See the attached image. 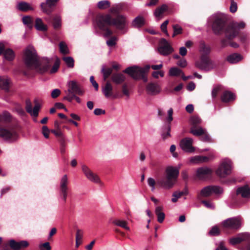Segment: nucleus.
<instances>
[{"mask_svg":"<svg viewBox=\"0 0 250 250\" xmlns=\"http://www.w3.org/2000/svg\"><path fill=\"white\" fill-rule=\"evenodd\" d=\"M212 29L216 35L225 34V38L222 39V46H227V40H231L234 39L239 34V29H243L246 26L244 22H237L232 21L227 23V18L223 15L215 16L212 21Z\"/></svg>","mask_w":250,"mask_h":250,"instance_id":"nucleus-1","label":"nucleus"},{"mask_svg":"<svg viewBox=\"0 0 250 250\" xmlns=\"http://www.w3.org/2000/svg\"><path fill=\"white\" fill-rule=\"evenodd\" d=\"M22 61L23 67L21 72L25 76H28L30 70L43 73L46 72L51 66L50 60L47 58L39 59L36 50L31 46H28L24 51Z\"/></svg>","mask_w":250,"mask_h":250,"instance_id":"nucleus-2","label":"nucleus"},{"mask_svg":"<svg viewBox=\"0 0 250 250\" xmlns=\"http://www.w3.org/2000/svg\"><path fill=\"white\" fill-rule=\"evenodd\" d=\"M96 23L99 28L104 32V36L105 38L110 37L113 32L109 28L113 26L118 30H124L127 25V21L125 16L117 14L114 18L111 15L107 14H98L95 19Z\"/></svg>","mask_w":250,"mask_h":250,"instance_id":"nucleus-3","label":"nucleus"},{"mask_svg":"<svg viewBox=\"0 0 250 250\" xmlns=\"http://www.w3.org/2000/svg\"><path fill=\"white\" fill-rule=\"evenodd\" d=\"M179 170L173 167H168L166 170V176L159 179L157 182L152 178H148L147 183L151 188V190L153 191L155 189V186L157 185L166 189L172 188L176 183L179 175Z\"/></svg>","mask_w":250,"mask_h":250,"instance_id":"nucleus-4","label":"nucleus"},{"mask_svg":"<svg viewBox=\"0 0 250 250\" xmlns=\"http://www.w3.org/2000/svg\"><path fill=\"white\" fill-rule=\"evenodd\" d=\"M150 68L149 65L144 67L133 66L126 68L123 72L129 75L134 80H142L144 83H146L148 81L147 74Z\"/></svg>","mask_w":250,"mask_h":250,"instance_id":"nucleus-5","label":"nucleus"},{"mask_svg":"<svg viewBox=\"0 0 250 250\" xmlns=\"http://www.w3.org/2000/svg\"><path fill=\"white\" fill-rule=\"evenodd\" d=\"M18 125L11 124L6 128H0V137L6 139H15L17 137Z\"/></svg>","mask_w":250,"mask_h":250,"instance_id":"nucleus-6","label":"nucleus"},{"mask_svg":"<svg viewBox=\"0 0 250 250\" xmlns=\"http://www.w3.org/2000/svg\"><path fill=\"white\" fill-rule=\"evenodd\" d=\"M195 66L200 70L208 71L215 67L214 62L208 56H201L200 60L195 62Z\"/></svg>","mask_w":250,"mask_h":250,"instance_id":"nucleus-7","label":"nucleus"},{"mask_svg":"<svg viewBox=\"0 0 250 250\" xmlns=\"http://www.w3.org/2000/svg\"><path fill=\"white\" fill-rule=\"evenodd\" d=\"M173 109L170 108L168 110V117L167 118V123L165 124L162 128L161 136L163 140H165L171 136V122L173 120Z\"/></svg>","mask_w":250,"mask_h":250,"instance_id":"nucleus-8","label":"nucleus"},{"mask_svg":"<svg viewBox=\"0 0 250 250\" xmlns=\"http://www.w3.org/2000/svg\"><path fill=\"white\" fill-rule=\"evenodd\" d=\"M222 225L224 229L236 230L241 227V221L237 218H230L222 222Z\"/></svg>","mask_w":250,"mask_h":250,"instance_id":"nucleus-9","label":"nucleus"},{"mask_svg":"<svg viewBox=\"0 0 250 250\" xmlns=\"http://www.w3.org/2000/svg\"><path fill=\"white\" fill-rule=\"evenodd\" d=\"M222 189L218 186H207L201 190L200 193L198 196V198L199 199H200L201 196L205 197H208L210 196L212 193L220 194L222 193Z\"/></svg>","mask_w":250,"mask_h":250,"instance_id":"nucleus-10","label":"nucleus"},{"mask_svg":"<svg viewBox=\"0 0 250 250\" xmlns=\"http://www.w3.org/2000/svg\"><path fill=\"white\" fill-rule=\"evenodd\" d=\"M82 169L84 174L89 180L95 183L103 184L99 176L93 173L87 166L83 165L82 167Z\"/></svg>","mask_w":250,"mask_h":250,"instance_id":"nucleus-11","label":"nucleus"},{"mask_svg":"<svg viewBox=\"0 0 250 250\" xmlns=\"http://www.w3.org/2000/svg\"><path fill=\"white\" fill-rule=\"evenodd\" d=\"M35 105L32 109V104L31 102L27 100L25 102V109L27 113L30 114L31 116L35 117H37L39 115V112L41 108V105L38 103L37 100L34 101Z\"/></svg>","mask_w":250,"mask_h":250,"instance_id":"nucleus-12","label":"nucleus"},{"mask_svg":"<svg viewBox=\"0 0 250 250\" xmlns=\"http://www.w3.org/2000/svg\"><path fill=\"white\" fill-rule=\"evenodd\" d=\"M231 173V167L229 163L223 162L216 171V174L220 177H225Z\"/></svg>","mask_w":250,"mask_h":250,"instance_id":"nucleus-13","label":"nucleus"},{"mask_svg":"<svg viewBox=\"0 0 250 250\" xmlns=\"http://www.w3.org/2000/svg\"><path fill=\"white\" fill-rule=\"evenodd\" d=\"M158 51L161 54L167 56L173 51V49L165 39L162 38L160 41Z\"/></svg>","mask_w":250,"mask_h":250,"instance_id":"nucleus-14","label":"nucleus"},{"mask_svg":"<svg viewBox=\"0 0 250 250\" xmlns=\"http://www.w3.org/2000/svg\"><path fill=\"white\" fill-rule=\"evenodd\" d=\"M68 180L66 175H64L61 178L60 186V194L64 202H66L68 190Z\"/></svg>","mask_w":250,"mask_h":250,"instance_id":"nucleus-15","label":"nucleus"},{"mask_svg":"<svg viewBox=\"0 0 250 250\" xmlns=\"http://www.w3.org/2000/svg\"><path fill=\"white\" fill-rule=\"evenodd\" d=\"M68 93L82 96L84 93V91L81 86L75 81H70L68 83Z\"/></svg>","mask_w":250,"mask_h":250,"instance_id":"nucleus-16","label":"nucleus"},{"mask_svg":"<svg viewBox=\"0 0 250 250\" xmlns=\"http://www.w3.org/2000/svg\"><path fill=\"white\" fill-rule=\"evenodd\" d=\"M193 140L190 138H185L182 139L180 142L181 148L186 152H193L195 151L194 147L192 146Z\"/></svg>","mask_w":250,"mask_h":250,"instance_id":"nucleus-17","label":"nucleus"},{"mask_svg":"<svg viewBox=\"0 0 250 250\" xmlns=\"http://www.w3.org/2000/svg\"><path fill=\"white\" fill-rule=\"evenodd\" d=\"M213 170L208 167H201L196 170V176L200 179H206L211 177Z\"/></svg>","mask_w":250,"mask_h":250,"instance_id":"nucleus-18","label":"nucleus"},{"mask_svg":"<svg viewBox=\"0 0 250 250\" xmlns=\"http://www.w3.org/2000/svg\"><path fill=\"white\" fill-rule=\"evenodd\" d=\"M146 93L150 95H156L160 93L161 88L157 83L150 82L146 85Z\"/></svg>","mask_w":250,"mask_h":250,"instance_id":"nucleus-19","label":"nucleus"},{"mask_svg":"<svg viewBox=\"0 0 250 250\" xmlns=\"http://www.w3.org/2000/svg\"><path fill=\"white\" fill-rule=\"evenodd\" d=\"M59 0H46L45 2L41 4V7L42 11L48 14H50L53 7L56 6Z\"/></svg>","mask_w":250,"mask_h":250,"instance_id":"nucleus-20","label":"nucleus"},{"mask_svg":"<svg viewBox=\"0 0 250 250\" xmlns=\"http://www.w3.org/2000/svg\"><path fill=\"white\" fill-rule=\"evenodd\" d=\"M243 241L248 243L250 242V233H244L239 234L237 237L231 238L229 240L230 243L232 245L239 244Z\"/></svg>","mask_w":250,"mask_h":250,"instance_id":"nucleus-21","label":"nucleus"},{"mask_svg":"<svg viewBox=\"0 0 250 250\" xmlns=\"http://www.w3.org/2000/svg\"><path fill=\"white\" fill-rule=\"evenodd\" d=\"M103 92L105 97L108 98L112 96L114 98L119 97V93L117 92L113 94V87L109 82H107L104 87H103Z\"/></svg>","mask_w":250,"mask_h":250,"instance_id":"nucleus-22","label":"nucleus"},{"mask_svg":"<svg viewBox=\"0 0 250 250\" xmlns=\"http://www.w3.org/2000/svg\"><path fill=\"white\" fill-rule=\"evenodd\" d=\"M239 195H241L243 198L250 197V188L248 185L238 188L236 190V195L233 197L234 200H235V198H236V197Z\"/></svg>","mask_w":250,"mask_h":250,"instance_id":"nucleus-23","label":"nucleus"},{"mask_svg":"<svg viewBox=\"0 0 250 250\" xmlns=\"http://www.w3.org/2000/svg\"><path fill=\"white\" fill-rule=\"evenodd\" d=\"M235 99V95L228 90H224L221 95V100L223 103H229Z\"/></svg>","mask_w":250,"mask_h":250,"instance_id":"nucleus-24","label":"nucleus"},{"mask_svg":"<svg viewBox=\"0 0 250 250\" xmlns=\"http://www.w3.org/2000/svg\"><path fill=\"white\" fill-rule=\"evenodd\" d=\"M111 79L115 84H120L124 83L126 77L122 73H116L112 75Z\"/></svg>","mask_w":250,"mask_h":250,"instance_id":"nucleus-25","label":"nucleus"},{"mask_svg":"<svg viewBox=\"0 0 250 250\" xmlns=\"http://www.w3.org/2000/svg\"><path fill=\"white\" fill-rule=\"evenodd\" d=\"M243 59L241 55L234 53L229 55L226 58V60L230 63H236Z\"/></svg>","mask_w":250,"mask_h":250,"instance_id":"nucleus-26","label":"nucleus"},{"mask_svg":"<svg viewBox=\"0 0 250 250\" xmlns=\"http://www.w3.org/2000/svg\"><path fill=\"white\" fill-rule=\"evenodd\" d=\"M10 82L9 80L4 76H0V88L6 92L9 90Z\"/></svg>","mask_w":250,"mask_h":250,"instance_id":"nucleus-27","label":"nucleus"},{"mask_svg":"<svg viewBox=\"0 0 250 250\" xmlns=\"http://www.w3.org/2000/svg\"><path fill=\"white\" fill-rule=\"evenodd\" d=\"M155 212L157 216V221L160 223H162L165 218V214L163 211V207L161 206L157 207Z\"/></svg>","mask_w":250,"mask_h":250,"instance_id":"nucleus-28","label":"nucleus"},{"mask_svg":"<svg viewBox=\"0 0 250 250\" xmlns=\"http://www.w3.org/2000/svg\"><path fill=\"white\" fill-rule=\"evenodd\" d=\"M145 20L142 16H137L132 21V26L135 28H140L145 24Z\"/></svg>","mask_w":250,"mask_h":250,"instance_id":"nucleus-29","label":"nucleus"},{"mask_svg":"<svg viewBox=\"0 0 250 250\" xmlns=\"http://www.w3.org/2000/svg\"><path fill=\"white\" fill-rule=\"evenodd\" d=\"M19 250V242H16L14 240L9 241V245H6L3 248V250Z\"/></svg>","mask_w":250,"mask_h":250,"instance_id":"nucleus-30","label":"nucleus"},{"mask_svg":"<svg viewBox=\"0 0 250 250\" xmlns=\"http://www.w3.org/2000/svg\"><path fill=\"white\" fill-rule=\"evenodd\" d=\"M35 27L37 30L41 31H46L47 27L40 18H37L35 21Z\"/></svg>","mask_w":250,"mask_h":250,"instance_id":"nucleus-31","label":"nucleus"},{"mask_svg":"<svg viewBox=\"0 0 250 250\" xmlns=\"http://www.w3.org/2000/svg\"><path fill=\"white\" fill-rule=\"evenodd\" d=\"M209 160V158L204 156H195L191 157L190 162L192 163H200L207 162Z\"/></svg>","mask_w":250,"mask_h":250,"instance_id":"nucleus-32","label":"nucleus"},{"mask_svg":"<svg viewBox=\"0 0 250 250\" xmlns=\"http://www.w3.org/2000/svg\"><path fill=\"white\" fill-rule=\"evenodd\" d=\"M190 124L191 125V128H195L200 126L202 122L200 118L198 116H193L190 119Z\"/></svg>","mask_w":250,"mask_h":250,"instance_id":"nucleus-33","label":"nucleus"},{"mask_svg":"<svg viewBox=\"0 0 250 250\" xmlns=\"http://www.w3.org/2000/svg\"><path fill=\"white\" fill-rule=\"evenodd\" d=\"M60 145V151L62 155H64L66 152L67 141L65 138H61L58 141Z\"/></svg>","mask_w":250,"mask_h":250,"instance_id":"nucleus-34","label":"nucleus"},{"mask_svg":"<svg viewBox=\"0 0 250 250\" xmlns=\"http://www.w3.org/2000/svg\"><path fill=\"white\" fill-rule=\"evenodd\" d=\"M3 54L5 59L9 61H12L15 58L14 51L10 48L5 49Z\"/></svg>","mask_w":250,"mask_h":250,"instance_id":"nucleus-35","label":"nucleus"},{"mask_svg":"<svg viewBox=\"0 0 250 250\" xmlns=\"http://www.w3.org/2000/svg\"><path fill=\"white\" fill-rule=\"evenodd\" d=\"M52 24L55 30L60 29L61 27V19L60 16L56 15L52 18Z\"/></svg>","mask_w":250,"mask_h":250,"instance_id":"nucleus-36","label":"nucleus"},{"mask_svg":"<svg viewBox=\"0 0 250 250\" xmlns=\"http://www.w3.org/2000/svg\"><path fill=\"white\" fill-rule=\"evenodd\" d=\"M18 8L20 10L24 12L33 10V8L26 2H20L18 4Z\"/></svg>","mask_w":250,"mask_h":250,"instance_id":"nucleus-37","label":"nucleus"},{"mask_svg":"<svg viewBox=\"0 0 250 250\" xmlns=\"http://www.w3.org/2000/svg\"><path fill=\"white\" fill-rule=\"evenodd\" d=\"M205 130L201 126L195 128H190V133L197 136H201L203 134Z\"/></svg>","mask_w":250,"mask_h":250,"instance_id":"nucleus-38","label":"nucleus"},{"mask_svg":"<svg viewBox=\"0 0 250 250\" xmlns=\"http://www.w3.org/2000/svg\"><path fill=\"white\" fill-rule=\"evenodd\" d=\"M167 6L166 4H163L160 7L157 8L155 11L154 15L156 17H160L162 14L167 11Z\"/></svg>","mask_w":250,"mask_h":250,"instance_id":"nucleus-39","label":"nucleus"},{"mask_svg":"<svg viewBox=\"0 0 250 250\" xmlns=\"http://www.w3.org/2000/svg\"><path fill=\"white\" fill-rule=\"evenodd\" d=\"M11 120V115L10 114L7 112L4 111L2 114H0V122H5L8 123L10 122Z\"/></svg>","mask_w":250,"mask_h":250,"instance_id":"nucleus-40","label":"nucleus"},{"mask_svg":"<svg viewBox=\"0 0 250 250\" xmlns=\"http://www.w3.org/2000/svg\"><path fill=\"white\" fill-rule=\"evenodd\" d=\"M102 73L103 75L104 80L106 81L112 73V68L103 67L102 69Z\"/></svg>","mask_w":250,"mask_h":250,"instance_id":"nucleus-41","label":"nucleus"},{"mask_svg":"<svg viewBox=\"0 0 250 250\" xmlns=\"http://www.w3.org/2000/svg\"><path fill=\"white\" fill-rule=\"evenodd\" d=\"M200 51L201 56H208V55L210 52V49L209 46H207L204 43H201L200 44Z\"/></svg>","mask_w":250,"mask_h":250,"instance_id":"nucleus-42","label":"nucleus"},{"mask_svg":"<svg viewBox=\"0 0 250 250\" xmlns=\"http://www.w3.org/2000/svg\"><path fill=\"white\" fill-rule=\"evenodd\" d=\"M224 91V87L221 85H218L215 86L211 92V95L213 98H215L217 97L218 94L221 92H223Z\"/></svg>","mask_w":250,"mask_h":250,"instance_id":"nucleus-43","label":"nucleus"},{"mask_svg":"<svg viewBox=\"0 0 250 250\" xmlns=\"http://www.w3.org/2000/svg\"><path fill=\"white\" fill-rule=\"evenodd\" d=\"M182 73V71L176 67H172L169 70V75L170 76H178Z\"/></svg>","mask_w":250,"mask_h":250,"instance_id":"nucleus-44","label":"nucleus"},{"mask_svg":"<svg viewBox=\"0 0 250 250\" xmlns=\"http://www.w3.org/2000/svg\"><path fill=\"white\" fill-rule=\"evenodd\" d=\"M113 223L118 226L120 227H122L124 229H125L126 230H129V228L127 226V222L124 220H115L113 221Z\"/></svg>","mask_w":250,"mask_h":250,"instance_id":"nucleus-45","label":"nucleus"},{"mask_svg":"<svg viewBox=\"0 0 250 250\" xmlns=\"http://www.w3.org/2000/svg\"><path fill=\"white\" fill-rule=\"evenodd\" d=\"M22 21L23 23L24 24L27 25L30 28L32 27L33 20L31 16H24L22 19Z\"/></svg>","mask_w":250,"mask_h":250,"instance_id":"nucleus-46","label":"nucleus"},{"mask_svg":"<svg viewBox=\"0 0 250 250\" xmlns=\"http://www.w3.org/2000/svg\"><path fill=\"white\" fill-rule=\"evenodd\" d=\"M60 52L63 54H67L69 53V50L67 45L63 42H61L59 43Z\"/></svg>","mask_w":250,"mask_h":250,"instance_id":"nucleus-47","label":"nucleus"},{"mask_svg":"<svg viewBox=\"0 0 250 250\" xmlns=\"http://www.w3.org/2000/svg\"><path fill=\"white\" fill-rule=\"evenodd\" d=\"M110 3L108 0H102L97 4L98 7L100 9H105L110 7Z\"/></svg>","mask_w":250,"mask_h":250,"instance_id":"nucleus-48","label":"nucleus"},{"mask_svg":"<svg viewBox=\"0 0 250 250\" xmlns=\"http://www.w3.org/2000/svg\"><path fill=\"white\" fill-rule=\"evenodd\" d=\"M63 61L66 63L67 66L72 68L74 65V59L71 57H64L62 58Z\"/></svg>","mask_w":250,"mask_h":250,"instance_id":"nucleus-49","label":"nucleus"},{"mask_svg":"<svg viewBox=\"0 0 250 250\" xmlns=\"http://www.w3.org/2000/svg\"><path fill=\"white\" fill-rule=\"evenodd\" d=\"M220 234V230L217 226L212 227L208 232L210 236H217Z\"/></svg>","mask_w":250,"mask_h":250,"instance_id":"nucleus-50","label":"nucleus"},{"mask_svg":"<svg viewBox=\"0 0 250 250\" xmlns=\"http://www.w3.org/2000/svg\"><path fill=\"white\" fill-rule=\"evenodd\" d=\"M173 34L172 35V37H174L176 35L178 34H180L182 33V27L178 24H175L173 25Z\"/></svg>","mask_w":250,"mask_h":250,"instance_id":"nucleus-51","label":"nucleus"},{"mask_svg":"<svg viewBox=\"0 0 250 250\" xmlns=\"http://www.w3.org/2000/svg\"><path fill=\"white\" fill-rule=\"evenodd\" d=\"M52 133H53L55 136L58 138V140L59 141L61 138H64L65 137L63 135L61 129H52L50 131Z\"/></svg>","mask_w":250,"mask_h":250,"instance_id":"nucleus-52","label":"nucleus"},{"mask_svg":"<svg viewBox=\"0 0 250 250\" xmlns=\"http://www.w3.org/2000/svg\"><path fill=\"white\" fill-rule=\"evenodd\" d=\"M60 66V60L59 59H57L56 61L55 62V63L52 67V68L51 69L50 73H56Z\"/></svg>","mask_w":250,"mask_h":250,"instance_id":"nucleus-53","label":"nucleus"},{"mask_svg":"<svg viewBox=\"0 0 250 250\" xmlns=\"http://www.w3.org/2000/svg\"><path fill=\"white\" fill-rule=\"evenodd\" d=\"M117 40V38L113 36L110 38V39L106 41V44L108 46L112 47L114 46L116 44V41Z\"/></svg>","mask_w":250,"mask_h":250,"instance_id":"nucleus-54","label":"nucleus"},{"mask_svg":"<svg viewBox=\"0 0 250 250\" xmlns=\"http://www.w3.org/2000/svg\"><path fill=\"white\" fill-rule=\"evenodd\" d=\"M230 12L234 13L237 10V4L234 0H230V6L229 7Z\"/></svg>","mask_w":250,"mask_h":250,"instance_id":"nucleus-55","label":"nucleus"},{"mask_svg":"<svg viewBox=\"0 0 250 250\" xmlns=\"http://www.w3.org/2000/svg\"><path fill=\"white\" fill-rule=\"evenodd\" d=\"M168 23V21H165L161 25V29L162 32L165 33L167 36H169V34L167 31V27Z\"/></svg>","mask_w":250,"mask_h":250,"instance_id":"nucleus-56","label":"nucleus"},{"mask_svg":"<svg viewBox=\"0 0 250 250\" xmlns=\"http://www.w3.org/2000/svg\"><path fill=\"white\" fill-rule=\"evenodd\" d=\"M61 90L59 89H54L52 90L51 93V97L53 99L57 98L61 94Z\"/></svg>","mask_w":250,"mask_h":250,"instance_id":"nucleus-57","label":"nucleus"},{"mask_svg":"<svg viewBox=\"0 0 250 250\" xmlns=\"http://www.w3.org/2000/svg\"><path fill=\"white\" fill-rule=\"evenodd\" d=\"M122 91L124 95L129 96V92L127 87V84L126 83H124L122 86Z\"/></svg>","mask_w":250,"mask_h":250,"instance_id":"nucleus-58","label":"nucleus"},{"mask_svg":"<svg viewBox=\"0 0 250 250\" xmlns=\"http://www.w3.org/2000/svg\"><path fill=\"white\" fill-rule=\"evenodd\" d=\"M41 250H51V247L49 242H45L40 245Z\"/></svg>","mask_w":250,"mask_h":250,"instance_id":"nucleus-59","label":"nucleus"},{"mask_svg":"<svg viewBox=\"0 0 250 250\" xmlns=\"http://www.w3.org/2000/svg\"><path fill=\"white\" fill-rule=\"evenodd\" d=\"M201 139L202 141L204 142H209L210 138L208 134L206 131H204V133L201 136Z\"/></svg>","mask_w":250,"mask_h":250,"instance_id":"nucleus-60","label":"nucleus"},{"mask_svg":"<svg viewBox=\"0 0 250 250\" xmlns=\"http://www.w3.org/2000/svg\"><path fill=\"white\" fill-rule=\"evenodd\" d=\"M49 130L47 126H43L42 127V133L45 138H49Z\"/></svg>","mask_w":250,"mask_h":250,"instance_id":"nucleus-61","label":"nucleus"},{"mask_svg":"<svg viewBox=\"0 0 250 250\" xmlns=\"http://www.w3.org/2000/svg\"><path fill=\"white\" fill-rule=\"evenodd\" d=\"M177 65L182 68L185 67L187 65V62L185 59H180L177 63Z\"/></svg>","mask_w":250,"mask_h":250,"instance_id":"nucleus-62","label":"nucleus"},{"mask_svg":"<svg viewBox=\"0 0 250 250\" xmlns=\"http://www.w3.org/2000/svg\"><path fill=\"white\" fill-rule=\"evenodd\" d=\"M201 203L204 205V206L209 209H213L214 206L210 202L206 201V200H202L201 201Z\"/></svg>","mask_w":250,"mask_h":250,"instance_id":"nucleus-63","label":"nucleus"},{"mask_svg":"<svg viewBox=\"0 0 250 250\" xmlns=\"http://www.w3.org/2000/svg\"><path fill=\"white\" fill-rule=\"evenodd\" d=\"M83 231L81 229H77L76 234V241L78 240L82 241L83 238Z\"/></svg>","mask_w":250,"mask_h":250,"instance_id":"nucleus-64","label":"nucleus"}]
</instances>
